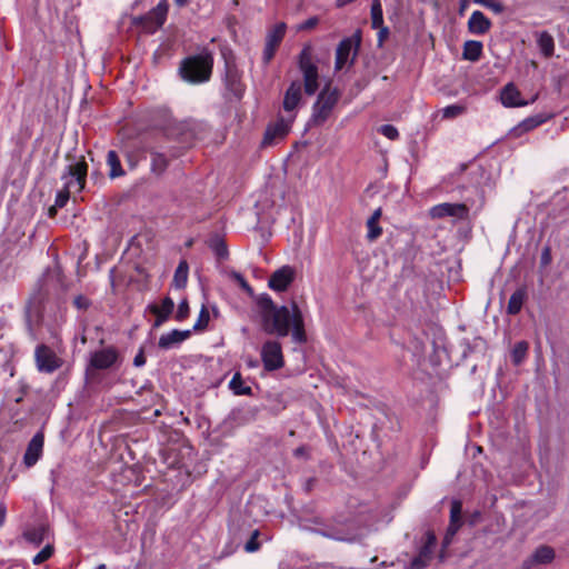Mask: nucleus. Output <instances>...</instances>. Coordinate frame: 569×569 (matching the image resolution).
<instances>
[{
	"instance_id": "nucleus-35",
	"label": "nucleus",
	"mask_w": 569,
	"mask_h": 569,
	"mask_svg": "<svg viewBox=\"0 0 569 569\" xmlns=\"http://www.w3.org/2000/svg\"><path fill=\"white\" fill-rule=\"evenodd\" d=\"M537 43H538V47H539L541 53L545 57L549 58L553 54L555 41H553L552 36L549 32H547V31L540 32L537 38Z\"/></svg>"
},
{
	"instance_id": "nucleus-19",
	"label": "nucleus",
	"mask_w": 569,
	"mask_h": 569,
	"mask_svg": "<svg viewBox=\"0 0 569 569\" xmlns=\"http://www.w3.org/2000/svg\"><path fill=\"white\" fill-rule=\"evenodd\" d=\"M436 542V536L432 532H428L425 545L420 548L418 556L411 560V569H423L428 566L431 560Z\"/></svg>"
},
{
	"instance_id": "nucleus-43",
	"label": "nucleus",
	"mask_w": 569,
	"mask_h": 569,
	"mask_svg": "<svg viewBox=\"0 0 569 569\" xmlns=\"http://www.w3.org/2000/svg\"><path fill=\"white\" fill-rule=\"evenodd\" d=\"M53 555V547L51 545H47L42 548L32 559L34 565H41L47 561Z\"/></svg>"
},
{
	"instance_id": "nucleus-31",
	"label": "nucleus",
	"mask_w": 569,
	"mask_h": 569,
	"mask_svg": "<svg viewBox=\"0 0 569 569\" xmlns=\"http://www.w3.org/2000/svg\"><path fill=\"white\" fill-rule=\"evenodd\" d=\"M208 247L214 252L220 260L226 259L229 254L226 241L218 233L212 234L208 240Z\"/></svg>"
},
{
	"instance_id": "nucleus-28",
	"label": "nucleus",
	"mask_w": 569,
	"mask_h": 569,
	"mask_svg": "<svg viewBox=\"0 0 569 569\" xmlns=\"http://www.w3.org/2000/svg\"><path fill=\"white\" fill-rule=\"evenodd\" d=\"M147 151L151 156V171L158 176L162 174L169 166V159L153 147H148Z\"/></svg>"
},
{
	"instance_id": "nucleus-16",
	"label": "nucleus",
	"mask_w": 569,
	"mask_h": 569,
	"mask_svg": "<svg viewBox=\"0 0 569 569\" xmlns=\"http://www.w3.org/2000/svg\"><path fill=\"white\" fill-rule=\"evenodd\" d=\"M258 410L250 407L233 408L226 417L223 423L229 428L244 426L256 420Z\"/></svg>"
},
{
	"instance_id": "nucleus-26",
	"label": "nucleus",
	"mask_w": 569,
	"mask_h": 569,
	"mask_svg": "<svg viewBox=\"0 0 569 569\" xmlns=\"http://www.w3.org/2000/svg\"><path fill=\"white\" fill-rule=\"evenodd\" d=\"M301 99V83L296 80L292 81L287 89L283 98V109L286 111H292L297 108Z\"/></svg>"
},
{
	"instance_id": "nucleus-1",
	"label": "nucleus",
	"mask_w": 569,
	"mask_h": 569,
	"mask_svg": "<svg viewBox=\"0 0 569 569\" xmlns=\"http://www.w3.org/2000/svg\"><path fill=\"white\" fill-rule=\"evenodd\" d=\"M261 328L267 335H276L279 338L287 337L291 330L293 342L300 345L307 342L303 316L296 301L290 306L278 307L263 321Z\"/></svg>"
},
{
	"instance_id": "nucleus-63",
	"label": "nucleus",
	"mask_w": 569,
	"mask_h": 569,
	"mask_svg": "<svg viewBox=\"0 0 569 569\" xmlns=\"http://www.w3.org/2000/svg\"><path fill=\"white\" fill-rule=\"evenodd\" d=\"M57 209H58V207H56V204L50 207L49 208V216L50 217H54L57 214Z\"/></svg>"
},
{
	"instance_id": "nucleus-14",
	"label": "nucleus",
	"mask_w": 569,
	"mask_h": 569,
	"mask_svg": "<svg viewBox=\"0 0 569 569\" xmlns=\"http://www.w3.org/2000/svg\"><path fill=\"white\" fill-rule=\"evenodd\" d=\"M286 23L279 22L268 31L266 36L264 49L262 52V61L266 66L269 64V62L273 59L274 53L286 34Z\"/></svg>"
},
{
	"instance_id": "nucleus-4",
	"label": "nucleus",
	"mask_w": 569,
	"mask_h": 569,
	"mask_svg": "<svg viewBox=\"0 0 569 569\" xmlns=\"http://www.w3.org/2000/svg\"><path fill=\"white\" fill-rule=\"evenodd\" d=\"M87 172L88 164L83 157L66 167V170L61 176V179L66 180V182L63 189L58 191L56 196V207L63 208L67 204L72 188L76 187L78 192L83 190Z\"/></svg>"
},
{
	"instance_id": "nucleus-40",
	"label": "nucleus",
	"mask_w": 569,
	"mask_h": 569,
	"mask_svg": "<svg viewBox=\"0 0 569 569\" xmlns=\"http://www.w3.org/2000/svg\"><path fill=\"white\" fill-rule=\"evenodd\" d=\"M546 120H547V117H545L543 114H537L533 117H529V118L525 119L519 124V128H521L522 131H530V130L537 128L538 126L542 124L543 122H546Z\"/></svg>"
},
{
	"instance_id": "nucleus-41",
	"label": "nucleus",
	"mask_w": 569,
	"mask_h": 569,
	"mask_svg": "<svg viewBox=\"0 0 569 569\" xmlns=\"http://www.w3.org/2000/svg\"><path fill=\"white\" fill-rule=\"evenodd\" d=\"M229 277L231 280L238 283L241 287V289L244 290L250 297H254L252 287L248 283V281L240 272L232 270L229 273Z\"/></svg>"
},
{
	"instance_id": "nucleus-61",
	"label": "nucleus",
	"mask_w": 569,
	"mask_h": 569,
	"mask_svg": "<svg viewBox=\"0 0 569 569\" xmlns=\"http://www.w3.org/2000/svg\"><path fill=\"white\" fill-rule=\"evenodd\" d=\"M491 0H473L475 3H478V4H481L485 8L488 7V4L490 3Z\"/></svg>"
},
{
	"instance_id": "nucleus-10",
	"label": "nucleus",
	"mask_w": 569,
	"mask_h": 569,
	"mask_svg": "<svg viewBox=\"0 0 569 569\" xmlns=\"http://www.w3.org/2000/svg\"><path fill=\"white\" fill-rule=\"evenodd\" d=\"M119 359V352L113 346L106 347L90 353L86 375L90 376L93 370H107L113 367Z\"/></svg>"
},
{
	"instance_id": "nucleus-44",
	"label": "nucleus",
	"mask_w": 569,
	"mask_h": 569,
	"mask_svg": "<svg viewBox=\"0 0 569 569\" xmlns=\"http://www.w3.org/2000/svg\"><path fill=\"white\" fill-rule=\"evenodd\" d=\"M462 503L459 500H453L450 508V522L462 523L461 520Z\"/></svg>"
},
{
	"instance_id": "nucleus-58",
	"label": "nucleus",
	"mask_w": 569,
	"mask_h": 569,
	"mask_svg": "<svg viewBox=\"0 0 569 569\" xmlns=\"http://www.w3.org/2000/svg\"><path fill=\"white\" fill-rule=\"evenodd\" d=\"M462 523H457V522H450L449 526H448V529H447V536H451L453 537L459 528L461 527Z\"/></svg>"
},
{
	"instance_id": "nucleus-22",
	"label": "nucleus",
	"mask_w": 569,
	"mask_h": 569,
	"mask_svg": "<svg viewBox=\"0 0 569 569\" xmlns=\"http://www.w3.org/2000/svg\"><path fill=\"white\" fill-rule=\"evenodd\" d=\"M491 26V21L483 14V12L476 10L469 18L468 31L471 34L482 36L490 30Z\"/></svg>"
},
{
	"instance_id": "nucleus-60",
	"label": "nucleus",
	"mask_w": 569,
	"mask_h": 569,
	"mask_svg": "<svg viewBox=\"0 0 569 569\" xmlns=\"http://www.w3.org/2000/svg\"><path fill=\"white\" fill-rule=\"evenodd\" d=\"M6 512V506L3 503H0V527L4 523Z\"/></svg>"
},
{
	"instance_id": "nucleus-30",
	"label": "nucleus",
	"mask_w": 569,
	"mask_h": 569,
	"mask_svg": "<svg viewBox=\"0 0 569 569\" xmlns=\"http://www.w3.org/2000/svg\"><path fill=\"white\" fill-rule=\"evenodd\" d=\"M482 42L477 40H468L463 43L462 58L468 61L476 62L482 54Z\"/></svg>"
},
{
	"instance_id": "nucleus-38",
	"label": "nucleus",
	"mask_w": 569,
	"mask_h": 569,
	"mask_svg": "<svg viewBox=\"0 0 569 569\" xmlns=\"http://www.w3.org/2000/svg\"><path fill=\"white\" fill-rule=\"evenodd\" d=\"M229 389L237 396H251L252 389L243 385L240 372H236L229 382Z\"/></svg>"
},
{
	"instance_id": "nucleus-23",
	"label": "nucleus",
	"mask_w": 569,
	"mask_h": 569,
	"mask_svg": "<svg viewBox=\"0 0 569 569\" xmlns=\"http://www.w3.org/2000/svg\"><path fill=\"white\" fill-rule=\"evenodd\" d=\"M555 556L556 555L553 548L542 545L538 547L532 556L523 562L522 568L530 569V567L535 563L548 565L555 559Z\"/></svg>"
},
{
	"instance_id": "nucleus-45",
	"label": "nucleus",
	"mask_w": 569,
	"mask_h": 569,
	"mask_svg": "<svg viewBox=\"0 0 569 569\" xmlns=\"http://www.w3.org/2000/svg\"><path fill=\"white\" fill-rule=\"evenodd\" d=\"M260 532L259 530H253L250 539L244 545V550L249 553L256 552L260 549V542L258 541Z\"/></svg>"
},
{
	"instance_id": "nucleus-47",
	"label": "nucleus",
	"mask_w": 569,
	"mask_h": 569,
	"mask_svg": "<svg viewBox=\"0 0 569 569\" xmlns=\"http://www.w3.org/2000/svg\"><path fill=\"white\" fill-rule=\"evenodd\" d=\"M148 309L157 317L153 323L154 328L162 326L170 317L161 313L160 308L157 305H149Z\"/></svg>"
},
{
	"instance_id": "nucleus-53",
	"label": "nucleus",
	"mask_w": 569,
	"mask_h": 569,
	"mask_svg": "<svg viewBox=\"0 0 569 569\" xmlns=\"http://www.w3.org/2000/svg\"><path fill=\"white\" fill-rule=\"evenodd\" d=\"M319 23L318 17H311L299 26V30H310Z\"/></svg>"
},
{
	"instance_id": "nucleus-46",
	"label": "nucleus",
	"mask_w": 569,
	"mask_h": 569,
	"mask_svg": "<svg viewBox=\"0 0 569 569\" xmlns=\"http://www.w3.org/2000/svg\"><path fill=\"white\" fill-rule=\"evenodd\" d=\"M378 132L390 140H397L399 138L398 129L392 124H382L379 127Z\"/></svg>"
},
{
	"instance_id": "nucleus-13",
	"label": "nucleus",
	"mask_w": 569,
	"mask_h": 569,
	"mask_svg": "<svg viewBox=\"0 0 569 569\" xmlns=\"http://www.w3.org/2000/svg\"><path fill=\"white\" fill-rule=\"evenodd\" d=\"M36 367L40 372L52 373L62 366L56 352L47 345H39L34 350Z\"/></svg>"
},
{
	"instance_id": "nucleus-8",
	"label": "nucleus",
	"mask_w": 569,
	"mask_h": 569,
	"mask_svg": "<svg viewBox=\"0 0 569 569\" xmlns=\"http://www.w3.org/2000/svg\"><path fill=\"white\" fill-rule=\"evenodd\" d=\"M298 66L303 76V88L308 96H312L319 88L318 67L313 62L312 47L306 44L298 57Z\"/></svg>"
},
{
	"instance_id": "nucleus-25",
	"label": "nucleus",
	"mask_w": 569,
	"mask_h": 569,
	"mask_svg": "<svg viewBox=\"0 0 569 569\" xmlns=\"http://www.w3.org/2000/svg\"><path fill=\"white\" fill-rule=\"evenodd\" d=\"M288 132L289 123L284 119L280 118L274 123L268 126L262 143L272 144L276 139L283 138Z\"/></svg>"
},
{
	"instance_id": "nucleus-64",
	"label": "nucleus",
	"mask_w": 569,
	"mask_h": 569,
	"mask_svg": "<svg viewBox=\"0 0 569 569\" xmlns=\"http://www.w3.org/2000/svg\"><path fill=\"white\" fill-rule=\"evenodd\" d=\"M451 539H452V537H451V536H447V535H446V536H445V539H443V545H445V546L450 545Z\"/></svg>"
},
{
	"instance_id": "nucleus-17",
	"label": "nucleus",
	"mask_w": 569,
	"mask_h": 569,
	"mask_svg": "<svg viewBox=\"0 0 569 569\" xmlns=\"http://www.w3.org/2000/svg\"><path fill=\"white\" fill-rule=\"evenodd\" d=\"M295 280V270L290 266H283L280 269L276 270L269 278L268 286L270 289L282 292L288 289V287Z\"/></svg>"
},
{
	"instance_id": "nucleus-32",
	"label": "nucleus",
	"mask_w": 569,
	"mask_h": 569,
	"mask_svg": "<svg viewBox=\"0 0 569 569\" xmlns=\"http://www.w3.org/2000/svg\"><path fill=\"white\" fill-rule=\"evenodd\" d=\"M107 164L109 166V177L116 179L124 176V170L121 166L120 158L114 150H109L107 153Z\"/></svg>"
},
{
	"instance_id": "nucleus-18",
	"label": "nucleus",
	"mask_w": 569,
	"mask_h": 569,
	"mask_svg": "<svg viewBox=\"0 0 569 569\" xmlns=\"http://www.w3.org/2000/svg\"><path fill=\"white\" fill-rule=\"evenodd\" d=\"M224 84L234 97H242L244 86L241 82V73L237 66L231 61H226Z\"/></svg>"
},
{
	"instance_id": "nucleus-54",
	"label": "nucleus",
	"mask_w": 569,
	"mask_h": 569,
	"mask_svg": "<svg viewBox=\"0 0 569 569\" xmlns=\"http://www.w3.org/2000/svg\"><path fill=\"white\" fill-rule=\"evenodd\" d=\"M379 31H378V47H382L383 46V42L385 40L388 38L389 36V29L387 27H383L381 26L380 28H377Z\"/></svg>"
},
{
	"instance_id": "nucleus-27",
	"label": "nucleus",
	"mask_w": 569,
	"mask_h": 569,
	"mask_svg": "<svg viewBox=\"0 0 569 569\" xmlns=\"http://www.w3.org/2000/svg\"><path fill=\"white\" fill-rule=\"evenodd\" d=\"M259 308L261 325L263 321L273 313V311L278 308L271 297L268 293H261L259 296L252 297Z\"/></svg>"
},
{
	"instance_id": "nucleus-15",
	"label": "nucleus",
	"mask_w": 569,
	"mask_h": 569,
	"mask_svg": "<svg viewBox=\"0 0 569 569\" xmlns=\"http://www.w3.org/2000/svg\"><path fill=\"white\" fill-rule=\"evenodd\" d=\"M430 217L432 219H442L446 217H453L459 220L468 218L469 208L465 203H449L443 202L433 206L430 209Z\"/></svg>"
},
{
	"instance_id": "nucleus-51",
	"label": "nucleus",
	"mask_w": 569,
	"mask_h": 569,
	"mask_svg": "<svg viewBox=\"0 0 569 569\" xmlns=\"http://www.w3.org/2000/svg\"><path fill=\"white\" fill-rule=\"evenodd\" d=\"M73 305L76 308H78L79 310H86L89 308L90 306V301L88 298H86L84 296H77L73 300Z\"/></svg>"
},
{
	"instance_id": "nucleus-62",
	"label": "nucleus",
	"mask_w": 569,
	"mask_h": 569,
	"mask_svg": "<svg viewBox=\"0 0 569 569\" xmlns=\"http://www.w3.org/2000/svg\"><path fill=\"white\" fill-rule=\"evenodd\" d=\"M176 4L180 8L186 7L189 0H174Z\"/></svg>"
},
{
	"instance_id": "nucleus-11",
	"label": "nucleus",
	"mask_w": 569,
	"mask_h": 569,
	"mask_svg": "<svg viewBox=\"0 0 569 569\" xmlns=\"http://www.w3.org/2000/svg\"><path fill=\"white\" fill-rule=\"evenodd\" d=\"M169 4L167 0H161L157 7L151 9L147 14L134 19L136 24H141L148 32L153 33L161 28L167 19Z\"/></svg>"
},
{
	"instance_id": "nucleus-5",
	"label": "nucleus",
	"mask_w": 569,
	"mask_h": 569,
	"mask_svg": "<svg viewBox=\"0 0 569 569\" xmlns=\"http://www.w3.org/2000/svg\"><path fill=\"white\" fill-rule=\"evenodd\" d=\"M207 131L208 126L206 122L192 119L184 121L172 120L163 128L167 138L178 140L184 146H191L193 141L202 139Z\"/></svg>"
},
{
	"instance_id": "nucleus-2",
	"label": "nucleus",
	"mask_w": 569,
	"mask_h": 569,
	"mask_svg": "<svg viewBox=\"0 0 569 569\" xmlns=\"http://www.w3.org/2000/svg\"><path fill=\"white\" fill-rule=\"evenodd\" d=\"M60 286L61 276L57 270H47L39 279L38 287L30 296L26 306V323L31 333H33L32 323L40 321L44 303L57 295Z\"/></svg>"
},
{
	"instance_id": "nucleus-6",
	"label": "nucleus",
	"mask_w": 569,
	"mask_h": 569,
	"mask_svg": "<svg viewBox=\"0 0 569 569\" xmlns=\"http://www.w3.org/2000/svg\"><path fill=\"white\" fill-rule=\"evenodd\" d=\"M318 535L340 542L353 543L361 539V533L352 520L326 523L323 527L315 530Z\"/></svg>"
},
{
	"instance_id": "nucleus-36",
	"label": "nucleus",
	"mask_w": 569,
	"mask_h": 569,
	"mask_svg": "<svg viewBox=\"0 0 569 569\" xmlns=\"http://www.w3.org/2000/svg\"><path fill=\"white\" fill-rule=\"evenodd\" d=\"M381 212H382L381 208L376 209L373 211V213L371 214V217L367 221V227H368L367 237L371 241L379 238L382 233V229L378 226V220L381 217Z\"/></svg>"
},
{
	"instance_id": "nucleus-39",
	"label": "nucleus",
	"mask_w": 569,
	"mask_h": 569,
	"mask_svg": "<svg viewBox=\"0 0 569 569\" xmlns=\"http://www.w3.org/2000/svg\"><path fill=\"white\" fill-rule=\"evenodd\" d=\"M371 26L372 28L383 26V12L379 0H373L371 4Z\"/></svg>"
},
{
	"instance_id": "nucleus-50",
	"label": "nucleus",
	"mask_w": 569,
	"mask_h": 569,
	"mask_svg": "<svg viewBox=\"0 0 569 569\" xmlns=\"http://www.w3.org/2000/svg\"><path fill=\"white\" fill-rule=\"evenodd\" d=\"M159 308H160L161 313L170 316L173 311L174 302L170 297H166L162 300L161 307H159Z\"/></svg>"
},
{
	"instance_id": "nucleus-29",
	"label": "nucleus",
	"mask_w": 569,
	"mask_h": 569,
	"mask_svg": "<svg viewBox=\"0 0 569 569\" xmlns=\"http://www.w3.org/2000/svg\"><path fill=\"white\" fill-rule=\"evenodd\" d=\"M527 299L526 287L518 288L510 297L507 306V313L516 316L521 311L525 300Z\"/></svg>"
},
{
	"instance_id": "nucleus-7",
	"label": "nucleus",
	"mask_w": 569,
	"mask_h": 569,
	"mask_svg": "<svg viewBox=\"0 0 569 569\" xmlns=\"http://www.w3.org/2000/svg\"><path fill=\"white\" fill-rule=\"evenodd\" d=\"M339 99V92L337 89H330L329 86L325 87L312 107V114L308 122L309 126H321L329 118L333 107L337 104Z\"/></svg>"
},
{
	"instance_id": "nucleus-24",
	"label": "nucleus",
	"mask_w": 569,
	"mask_h": 569,
	"mask_svg": "<svg viewBox=\"0 0 569 569\" xmlns=\"http://www.w3.org/2000/svg\"><path fill=\"white\" fill-rule=\"evenodd\" d=\"M501 103L507 108H516L527 106L528 102L520 98V91L510 82L506 84L500 94Z\"/></svg>"
},
{
	"instance_id": "nucleus-3",
	"label": "nucleus",
	"mask_w": 569,
	"mask_h": 569,
	"mask_svg": "<svg viewBox=\"0 0 569 569\" xmlns=\"http://www.w3.org/2000/svg\"><path fill=\"white\" fill-rule=\"evenodd\" d=\"M213 68L212 53L203 49L201 52L189 56L180 62L179 73L189 83H203L210 80Z\"/></svg>"
},
{
	"instance_id": "nucleus-21",
	"label": "nucleus",
	"mask_w": 569,
	"mask_h": 569,
	"mask_svg": "<svg viewBox=\"0 0 569 569\" xmlns=\"http://www.w3.org/2000/svg\"><path fill=\"white\" fill-rule=\"evenodd\" d=\"M191 335L190 330H178L173 329L172 331L161 335L158 341V346L160 349L169 350L177 346H179L181 342H183L186 339H188Z\"/></svg>"
},
{
	"instance_id": "nucleus-20",
	"label": "nucleus",
	"mask_w": 569,
	"mask_h": 569,
	"mask_svg": "<svg viewBox=\"0 0 569 569\" xmlns=\"http://www.w3.org/2000/svg\"><path fill=\"white\" fill-rule=\"evenodd\" d=\"M43 443L44 437L42 432H37L31 438L23 456V463L27 467H32L38 462V460L42 456Z\"/></svg>"
},
{
	"instance_id": "nucleus-37",
	"label": "nucleus",
	"mask_w": 569,
	"mask_h": 569,
	"mask_svg": "<svg viewBox=\"0 0 569 569\" xmlns=\"http://www.w3.org/2000/svg\"><path fill=\"white\" fill-rule=\"evenodd\" d=\"M529 343L525 340L515 343L511 350V361L515 366H520L527 358Z\"/></svg>"
},
{
	"instance_id": "nucleus-49",
	"label": "nucleus",
	"mask_w": 569,
	"mask_h": 569,
	"mask_svg": "<svg viewBox=\"0 0 569 569\" xmlns=\"http://www.w3.org/2000/svg\"><path fill=\"white\" fill-rule=\"evenodd\" d=\"M189 311H190V309H189L188 301L184 299L178 306V310H177V313H176V319L178 321L184 320L186 318H188Z\"/></svg>"
},
{
	"instance_id": "nucleus-48",
	"label": "nucleus",
	"mask_w": 569,
	"mask_h": 569,
	"mask_svg": "<svg viewBox=\"0 0 569 569\" xmlns=\"http://www.w3.org/2000/svg\"><path fill=\"white\" fill-rule=\"evenodd\" d=\"M209 319H210L209 311L206 309V307H202V309L199 313V318L193 326V330L198 331V330L204 329L208 326Z\"/></svg>"
},
{
	"instance_id": "nucleus-52",
	"label": "nucleus",
	"mask_w": 569,
	"mask_h": 569,
	"mask_svg": "<svg viewBox=\"0 0 569 569\" xmlns=\"http://www.w3.org/2000/svg\"><path fill=\"white\" fill-rule=\"evenodd\" d=\"M293 456L296 458H303L307 460L310 457V449L307 446H300L293 450Z\"/></svg>"
},
{
	"instance_id": "nucleus-42",
	"label": "nucleus",
	"mask_w": 569,
	"mask_h": 569,
	"mask_svg": "<svg viewBox=\"0 0 569 569\" xmlns=\"http://www.w3.org/2000/svg\"><path fill=\"white\" fill-rule=\"evenodd\" d=\"M466 111V107L461 104H450L442 109V117L446 119H452Z\"/></svg>"
},
{
	"instance_id": "nucleus-59",
	"label": "nucleus",
	"mask_w": 569,
	"mask_h": 569,
	"mask_svg": "<svg viewBox=\"0 0 569 569\" xmlns=\"http://www.w3.org/2000/svg\"><path fill=\"white\" fill-rule=\"evenodd\" d=\"M469 7V0H459V14L462 16Z\"/></svg>"
},
{
	"instance_id": "nucleus-57",
	"label": "nucleus",
	"mask_w": 569,
	"mask_h": 569,
	"mask_svg": "<svg viewBox=\"0 0 569 569\" xmlns=\"http://www.w3.org/2000/svg\"><path fill=\"white\" fill-rule=\"evenodd\" d=\"M144 363H146V357H144L143 350L140 349L139 352L133 358V366L141 367Z\"/></svg>"
},
{
	"instance_id": "nucleus-34",
	"label": "nucleus",
	"mask_w": 569,
	"mask_h": 569,
	"mask_svg": "<svg viewBox=\"0 0 569 569\" xmlns=\"http://www.w3.org/2000/svg\"><path fill=\"white\" fill-rule=\"evenodd\" d=\"M23 536L29 542L39 546L47 538L48 528L44 525H39L37 527L28 529Z\"/></svg>"
},
{
	"instance_id": "nucleus-55",
	"label": "nucleus",
	"mask_w": 569,
	"mask_h": 569,
	"mask_svg": "<svg viewBox=\"0 0 569 569\" xmlns=\"http://www.w3.org/2000/svg\"><path fill=\"white\" fill-rule=\"evenodd\" d=\"M550 261H551L550 248L545 247L541 252V257H540L541 266L546 267L550 263Z\"/></svg>"
},
{
	"instance_id": "nucleus-9",
	"label": "nucleus",
	"mask_w": 569,
	"mask_h": 569,
	"mask_svg": "<svg viewBox=\"0 0 569 569\" xmlns=\"http://www.w3.org/2000/svg\"><path fill=\"white\" fill-rule=\"evenodd\" d=\"M361 44V31L358 29L351 37L342 39L336 49L335 70L339 71L347 64L353 66Z\"/></svg>"
},
{
	"instance_id": "nucleus-56",
	"label": "nucleus",
	"mask_w": 569,
	"mask_h": 569,
	"mask_svg": "<svg viewBox=\"0 0 569 569\" xmlns=\"http://www.w3.org/2000/svg\"><path fill=\"white\" fill-rule=\"evenodd\" d=\"M487 8L492 10L496 14H500L505 11V6L495 0H491Z\"/></svg>"
},
{
	"instance_id": "nucleus-33",
	"label": "nucleus",
	"mask_w": 569,
	"mask_h": 569,
	"mask_svg": "<svg viewBox=\"0 0 569 569\" xmlns=\"http://www.w3.org/2000/svg\"><path fill=\"white\" fill-rule=\"evenodd\" d=\"M189 266L186 260H181L174 271L172 286L177 289H183L188 281Z\"/></svg>"
},
{
	"instance_id": "nucleus-12",
	"label": "nucleus",
	"mask_w": 569,
	"mask_h": 569,
	"mask_svg": "<svg viewBox=\"0 0 569 569\" xmlns=\"http://www.w3.org/2000/svg\"><path fill=\"white\" fill-rule=\"evenodd\" d=\"M260 356L267 371H276L284 366L282 347L277 340H267L261 347Z\"/></svg>"
}]
</instances>
